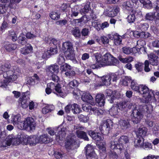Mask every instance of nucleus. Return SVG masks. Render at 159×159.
<instances>
[{"label": "nucleus", "mask_w": 159, "mask_h": 159, "mask_svg": "<svg viewBox=\"0 0 159 159\" xmlns=\"http://www.w3.org/2000/svg\"><path fill=\"white\" fill-rule=\"evenodd\" d=\"M133 104L128 101L124 100L120 102L117 104L118 109L122 111H126L127 108H132V113L130 116L132 121L134 124H137L140 122L143 118L144 113H150L152 111V107L149 104H142L139 105L138 109L136 107L133 106V109L132 107Z\"/></svg>", "instance_id": "1"}, {"label": "nucleus", "mask_w": 159, "mask_h": 159, "mask_svg": "<svg viewBox=\"0 0 159 159\" xmlns=\"http://www.w3.org/2000/svg\"><path fill=\"white\" fill-rule=\"evenodd\" d=\"M92 56L95 58L96 62L95 64L91 65L90 66L93 69L104 66H116L119 63V60L109 53H106L102 57L98 53L94 54Z\"/></svg>", "instance_id": "2"}, {"label": "nucleus", "mask_w": 159, "mask_h": 159, "mask_svg": "<svg viewBox=\"0 0 159 159\" xmlns=\"http://www.w3.org/2000/svg\"><path fill=\"white\" fill-rule=\"evenodd\" d=\"M3 75L5 80L0 83V87L2 88H6L9 82H13L16 80L17 78V75L14 74V72L12 70L4 71Z\"/></svg>", "instance_id": "3"}, {"label": "nucleus", "mask_w": 159, "mask_h": 159, "mask_svg": "<svg viewBox=\"0 0 159 159\" xmlns=\"http://www.w3.org/2000/svg\"><path fill=\"white\" fill-rule=\"evenodd\" d=\"M63 50L66 58L74 61L75 60V54L73 49L72 43L70 42H65L62 45Z\"/></svg>", "instance_id": "4"}, {"label": "nucleus", "mask_w": 159, "mask_h": 159, "mask_svg": "<svg viewBox=\"0 0 159 159\" xmlns=\"http://www.w3.org/2000/svg\"><path fill=\"white\" fill-rule=\"evenodd\" d=\"M65 147L68 152L74 153L75 152V149L79 147V145L75 138L71 137L67 139L65 143Z\"/></svg>", "instance_id": "5"}, {"label": "nucleus", "mask_w": 159, "mask_h": 159, "mask_svg": "<svg viewBox=\"0 0 159 159\" xmlns=\"http://www.w3.org/2000/svg\"><path fill=\"white\" fill-rule=\"evenodd\" d=\"M36 124L34 118L31 117H28L21 123L20 124L21 129L34 130L35 129Z\"/></svg>", "instance_id": "6"}, {"label": "nucleus", "mask_w": 159, "mask_h": 159, "mask_svg": "<svg viewBox=\"0 0 159 159\" xmlns=\"http://www.w3.org/2000/svg\"><path fill=\"white\" fill-rule=\"evenodd\" d=\"M58 69L59 66L57 65H51L46 69V71L48 74L50 79L54 82H58L59 80V77L53 74L54 72H58Z\"/></svg>", "instance_id": "7"}, {"label": "nucleus", "mask_w": 159, "mask_h": 159, "mask_svg": "<svg viewBox=\"0 0 159 159\" xmlns=\"http://www.w3.org/2000/svg\"><path fill=\"white\" fill-rule=\"evenodd\" d=\"M112 125V121L110 119H108L102 122L99 126V129L102 134L106 135L109 133Z\"/></svg>", "instance_id": "8"}, {"label": "nucleus", "mask_w": 159, "mask_h": 159, "mask_svg": "<svg viewBox=\"0 0 159 159\" xmlns=\"http://www.w3.org/2000/svg\"><path fill=\"white\" fill-rule=\"evenodd\" d=\"M30 94V92L29 91L23 93L22 94L21 98H20L19 99V103L20 104L21 107L23 108H26L29 105Z\"/></svg>", "instance_id": "9"}, {"label": "nucleus", "mask_w": 159, "mask_h": 159, "mask_svg": "<svg viewBox=\"0 0 159 159\" xmlns=\"http://www.w3.org/2000/svg\"><path fill=\"white\" fill-rule=\"evenodd\" d=\"M137 91L140 94L143 95L144 98L143 99V103H148L151 100L152 97L151 94L153 92L152 90H137Z\"/></svg>", "instance_id": "10"}, {"label": "nucleus", "mask_w": 159, "mask_h": 159, "mask_svg": "<svg viewBox=\"0 0 159 159\" xmlns=\"http://www.w3.org/2000/svg\"><path fill=\"white\" fill-rule=\"evenodd\" d=\"M102 83L95 84V88L96 89H100V87L105 85L107 86L110 85L111 83V78L110 75H107L105 76H102L101 78Z\"/></svg>", "instance_id": "11"}, {"label": "nucleus", "mask_w": 159, "mask_h": 159, "mask_svg": "<svg viewBox=\"0 0 159 159\" xmlns=\"http://www.w3.org/2000/svg\"><path fill=\"white\" fill-rule=\"evenodd\" d=\"M108 38L111 40H114V43L116 45H118L121 43L122 37L117 33H112L108 35Z\"/></svg>", "instance_id": "12"}, {"label": "nucleus", "mask_w": 159, "mask_h": 159, "mask_svg": "<svg viewBox=\"0 0 159 159\" xmlns=\"http://www.w3.org/2000/svg\"><path fill=\"white\" fill-rule=\"evenodd\" d=\"M110 147L112 149H118L120 152L124 148L123 145L119 143L118 141V139H116L113 141H111L110 143Z\"/></svg>", "instance_id": "13"}, {"label": "nucleus", "mask_w": 159, "mask_h": 159, "mask_svg": "<svg viewBox=\"0 0 159 159\" xmlns=\"http://www.w3.org/2000/svg\"><path fill=\"white\" fill-rule=\"evenodd\" d=\"M107 96L111 97V100L110 102L111 103H113V100L115 98H119L120 97V93L116 90H107Z\"/></svg>", "instance_id": "14"}, {"label": "nucleus", "mask_w": 159, "mask_h": 159, "mask_svg": "<svg viewBox=\"0 0 159 159\" xmlns=\"http://www.w3.org/2000/svg\"><path fill=\"white\" fill-rule=\"evenodd\" d=\"M5 141L7 146H10L11 144L13 145L18 144L17 138L13 134L9 135L7 136Z\"/></svg>", "instance_id": "15"}, {"label": "nucleus", "mask_w": 159, "mask_h": 159, "mask_svg": "<svg viewBox=\"0 0 159 159\" xmlns=\"http://www.w3.org/2000/svg\"><path fill=\"white\" fill-rule=\"evenodd\" d=\"M133 3L129 1L124 2L122 4V8L125 11H131L133 12L134 10Z\"/></svg>", "instance_id": "16"}, {"label": "nucleus", "mask_w": 159, "mask_h": 159, "mask_svg": "<svg viewBox=\"0 0 159 159\" xmlns=\"http://www.w3.org/2000/svg\"><path fill=\"white\" fill-rule=\"evenodd\" d=\"M95 101L100 107L104 106L105 103V97L103 94L98 93L96 96Z\"/></svg>", "instance_id": "17"}, {"label": "nucleus", "mask_w": 159, "mask_h": 159, "mask_svg": "<svg viewBox=\"0 0 159 159\" xmlns=\"http://www.w3.org/2000/svg\"><path fill=\"white\" fill-rule=\"evenodd\" d=\"M89 134L93 139L97 141H100L102 139V134L95 131H89Z\"/></svg>", "instance_id": "18"}, {"label": "nucleus", "mask_w": 159, "mask_h": 159, "mask_svg": "<svg viewBox=\"0 0 159 159\" xmlns=\"http://www.w3.org/2000/svg\"><path fill=\"white\" fill-rule=\"evenodd\" d=\"M149 60V63L153 66H157L158 65L159 63V60L158 57L155 54H150L148 55Z\"/></svg>", "instance_id": "19"}, {"label": "nucleus", "mask_w": 159, "mask_h": 159, "mask_svg": "<svg viewBox=\"0 0 159 159\" xmlns=\"http://www.w3.org/2000/svg\"><path fill=\"white\" fill-rule=\"evenodd\" d=\"M130 87L132 89H149L148 87L143 85H139L134 80L131 81Z\"/></svg>", "instance_id": "20"}, {"label": "nucleus", "mask_w": 159, "mask_h": 159, "mask_svg": "<svg viewBox=\"0 0 159 159\" xmlns=\"http://www.w3.org/2000/svg\"><path fill=\"white\" fill-rule=\"evenodd\" d=\"M65 129L64 128H61L58 127L57 130H59L58 132L56 134V139L57 140H62L66 136V133Z\"/></svg>", "instance_id": "21"}, {"label": "nucleus", "mask_w": 159, "mask_h": 159, "mask_svg": "<svg viewBox=\"0 0 159 159\" xmlns=\"http://www.w3.org/2000/svg\"><path fill=\"white\" fill-rule=\"evenodd\" d=\"M81 98L83 101L90 104L92 103L93 98L91 95L88 92H85L83 93L81 96Z\"/></svg>", "instance_id": "22"}, {"label": "nucleus", "mask_w": 159, "mask_h": 159, "mask_svg": "<svg viewBox=\"0 0 159 159\" xmlns=\"http://www.w3.org/2000/svg\"><path fill=\"white\" fill-rule=\"evenodd\" d=\"M38 143H48L49 142V139L47 134H43L39 137H37Z\"/></svg>", "instance_id": "23"}, {"label": "nucleus", "mask_w": 159, "mask_h": 159, "mask_svg": "<svg viewBox=\"0 0 159 159\" xmlns=\"http://www.w3.org/2000/svg\"><path fill=\"white\" fill-rule=\"evenodd\" d=\"M137 50L138 52L139 51L141 53L142 52H143V51H145L144 46L146 45V43L144 40H139L137 42Z\"/></svg>", "instance_id": "24"}, {"label": "nucleus", "mask_w": 159, "mask_h": 159, "mask_svg": "<svg viewBox=\"0 0 159 159\" xmlns=\"http://www.w3.org/2000/svg\"><path fill=\"white\" fill-rule=\"evenodd\" d=\"M57 52V46L54 48L51 47L49 50H48L44 52L43 56H45L47 58H49L51 55L56 54Z\"/></svg>", "instance_id": "25"}, {"label": "nucleus", "mask_w": 159, "mask_h": 159, "mask_svg": "<svg viewBox=\"0 0 159 159\" xmlns=\"http://www.w3.org/2000/svg\"><path fill=\"white\" fill-rule=\"evenodd\" d=\"M147 132V128L145 127L142 126L138 129L137 135L138 137L143 138L146 135Z\"/></svg>", "instance_id": "26"}, {"label": "nucleus", "mask_w": 159, "mask_h": 159, "mask_svg": "<svg viewBox=\"0 0 159 159\" xmlns=\"http://www.w3.org/2000/svg\"><path fill=\"white\" fill-rule=\"evenodd\" d=\"M119 124L121 128L123 129H126L130 127V125L128 120H120L119 121Z\"/></svg>", "instance_id": "27"}, {"label": "nucleus", "mask_w": 159, "mask_h": 159, "mask_svg": "<svg viewBox=\"0 0 159 159\" xmlns=\"http://www.w3.org/2000/svg\"><path fill=\"white\" fill-rule=\"evenodd\" d=\"M76 134L78 138L83 139L85 141L89 140V139L85 132L81 130H78L76 131Z\"/></svg>", "instance_id": "28"}, {"label": "nucleus", "mask_w": 159, "mask_h": 159, "mask_svg": "<svg viewBox=\"0 0 159 159\" xmlns=\"http://www.w3.org/2000/svg\"><path fill=\"white\" fill-rule=\"evenodd\" d=\"M31 145H35L38 143L37 137L35 135H31L28 137L27 143Z\"/></svg>", "instance_id": "29"}, {"label": "nucleus", "mask_w": 159, "mask_h": 159, "mask_svg": "<svg viewBox=\"0 0 159 159\" xmlns=\"http://www.w3.org/2000/svg\"><path fill=\"white\" fill-rule=\"evenodd\" d=\"M71 33L77 39L80 38L81 37V31L78 27L73 28L71 30Z\"/></svg>", "instance_id": "30"}, {"label": "nucleus", "mask_w": 159, "mask_h": 159, "mask_svg": "<svg viewBox=\"0 0 159 159\" xmlns=\"http://www.w3.org/2000/svg\"><path fill=\"white\" fill-rule=\"evenodd\" d=\"M18 43L22 45H25L27 43V39L23 33H21L17 38Z\"/></svg>", "instance_id": "31"}, {"label": "nucleus", "mask_w": 159, "mask_h": 159, "mask_svg": "<svg viewBox=\"0 0 159 159\" xmlns=\"http://www.w3.org/2000/svg\"><path fill=\"white\" fill-rule=\"evenodd\" d=\"M61 88V84H57L56 85L53 82H50L47 84V87L45 89H59Z\"/></svg>", "instance_id": "32"}, {"label": "nucleus", "mask_w": 159, "mask_h": 159, "mask_svg": "<svg viewBox=\"0 0 159 159\" xmlns=\"http://www.w3.org/2000/svg\"><path fill=\"white\" fill-rule=\"evenodd\" d=\"M54 106L52 105H48L43 108L42 109V112L43 114H46L54 109Z\"/></svg>", "instance_id": "33"}, {"label": "nucleus", "mask_w": 159, "mask_h": 159, "mask_svg": "<svg viewBox=\"0 0 159 159\" xmlns=\"http://www.w3.org/2000/svg\"><path fill=\"white\" fill-rule=\"evenodd\" d=\"M28 137L25 134H21L20 137L17 138L18 144L20 143H27L28 142Z\"/></svg>", "instance_id": "34"}, {"label": "nucleus", "mask_w": 159, "mask_h": 159, "mask_svg": "<svg viewBox=\"0 0 159 159\" xmlns=\"http://www.w3.org/2000/svg\"><path fill=\"white\" fill-rule=\"evenodd\" d=\"M52 90H45L46 93L48 94H50ZM53 91L52 92L56 94L57 96L61 97H63L66 95V93H64L62 90H52Z\"/></svg>", "instance_id": "35"}, {"label": "nucleus", "mask_w": 159, "mask_h": 159, "mask_svg": "<svg viewBox=\"0 0 159 159\" xmlns=\"http://www.w3.org/2000/svg\"><path fill=\"white\" fill-rule=\"evenodd\" d=\"M33 50V48L30 44H27L26 47L22 48L21 53L22 54L25 55L31 52Z\"/></svg>", "instance_id": "36"}, {"label": "nucleus", "mask_w": 159, "mask_h": 159, "mask_svg": "<svg viewBox=\"0 0 159 159\" xmlns=\"http://www.w3.org/2000/svg\"><path fill=\"white\" fill-rule=\"evenodd\" d=\"M90 3L87 2L84 4V7L81 9L80 12L82 14H85L88 13L91 10Z\"/></svg>", "instance_id": "37"}, {"label": "nucleus", "mask_w": 159, "mask_h": 159, "mask_svg": "<svg viewBox=\"0 0 159 159\" xmlns=\"http://www.w3.org/2000/svg\"><path fill=\"white\" fill-rule=\"evenodd\" d=\"M119 60L121 62L124 63L130 62L133 61V58L131 56L128 57H127L123 58L120 55L118 57Z\"/></svg>", "instance_id": "38"}, {"label": "nucleus", "mask_w": 159, "mask_h": 159, "mask_svg": "<svg viewBox=\"0 0 159 159\" xmlns=\"http://www.w3.org/2000/svg\"><path fill=\"white\" fill-rule=\"evenodd\" d=\"M20 117L19 115H16L14 116H12L11 117V122L14 125L20 124L21 123L20 122Z\"/></svg>", "instance_id": "39"}, {"label": "nucleus", "mask_w": 159, "mask_h": 159, "mask_svg": "<svg viewBox=\"0 0 159 159\" xmlns=\"http://www.w3.org/2000/svg\"><path fill=\"white\" fill-rule=\"evenodd\" d=\"M155 12H150L146 14L144 16L146 20L152 21L155 18Z\"/></svg>", "instance_id": "40"}, {"label": "nucleus", "mask_w": 159, "mask_h": 159, "mask_svg": "<svg viewBox=\"0 0 159 159\" xmlns=\"http://www.w3.org/2000/svg\"><path fill=\"white\" fill-rule=\"evenodd\" d=\"M5 49L8 52L14 50L17 48V45L15 44H6L4 46Z\"/></svg>", "instance_id": "41"}, {"label": "nucleus", "mask_w": 159, "mask_h": 159, "mask_svg": "<svg viewBox=\"0 0 159 159\" xmlns=\"http://www.w3.org/2000/svg\"><path fill=\"white\" fill-rule=\"evenodd\" d=\"M9 38L13 42L16 41L17 40V35L14 31L11 30L8 32Z\"/></svg>", "instance_id": "42"}, {"label": "nucleus", "mask_w": 159, "mask_h": 159, "mask_svg": "<svg viewBox=\"0 0 159 159\" xmlns=\"http://www.w3.org/2000/svg\"><path fill=\"white\" fill-rule=\"evenodd\" d=\"M71 110L74 114H77L80 112L81 109L78 105L74 103L72 105Z\"/></svg>", "instance_id": "43"}, {"label": "nucleus", "mask_w": 159, "mask_h": 159, "mask_svg": "<svg viewBox=\"0 0 159 159\" xmlns=\"http://www.w3.org/2000/svg\"><path fill=\"white\" fill-rule=\"evenodd\" d=\"M135 12L134 13L130 14L128 16L127 19L129 23H133L135 21V15H137L138 13L136 11H133V12Z\"/></svg>", "instance_id": "44"}, {"label": "nucleus", "mask_w": 159, "mask_h": 159, "mask_svg": "<svg viewBox=\"0 0 159 159\" xmlns=\"http://www.w3.org/2000/svg\"><path fill=\"white\" fill-rule=\"evenodd\" d=\"M139 139L134 142V146L135 147H142L144 139L143 138L139 137Z\"/></svg>", "instance_id": "45"}, {"label": "nucleus", "mask_w": 159, "mask_h": 159, "mask_svg": "<svg viewBox=\"0 0 159 159\" xmlns=\"http://www.w3.org/2000/svg\"><path fill=\"white\" fill-rule=\"evenodd\" d=\"M132 2L134 3H136L138 1H139L140 2L142 3L144 5H148L149 6L152 5L151 2L149 0H131Z\"/></svg>", "instance_id": "46"}, {"label": "nucleus", "mask_w": 159, "mask_h": 159, "mask_svg": "<svg viewBox=\"0 0 159 159\" xmlns=\"http://www.w3.org/2000/svg\"><path fill=\"white\" fill-rule=\"evenodd\" d=\"M79 8L78 6H75L71 9V16H76L79 13Z\"/></svg>", "instance_id": "47"}, {"label": "nucleus", "mask_w": 159, "mask_h": 159, "mask_svg": "<svg viewBox=\"0 0 159 159\" xmlns=\"http://www.w3.org/2000/svg\"><path fill=\"white\" fill-rule=\"evenodd\" d=\"M85 152L86 154H89L93 152H95L93 146L89 144H88L85 148Z\"/></svg>", "instance_id": "48"}, {"label": "nucleus", "mask_w": 159, "mask_h": 159, "mask_svg": "<svg viewBox=\"0 0 159 159\" xmlns=\"http://www.w3.org/2000/svg\"><path fill=\"white\" fill-rule=\"evenodd\" d=\"M49 16L52 19L57 20L60 17V14L54 11H52L49 14Z\"/></svg>", "instance_id": "49"}, {"label": "nucleus", "mask_w": 159, "mask_h": 159, "mask_svg": "<svg viewBox=\"0 0 159 159\" xmlns=\"http://www.w3.org/2000/svg\"><path fill=\"white\" fill-rule=\"evenodd\" d=\"M119 10L118 9H113L108 12L107 15L109 17H113L116 16Z\"/></svg>", "instance_id": "50"}, {"label": "nucleus", "mask_w": 159, "mask_h": 159, "mask_svg": "<svg viewBox=\"0 0 159 159\" xmlns=\"http://www.w3.org/2000/svg\"><path fill=\"white\" fill-rule=\"evenodd\" d=\"M135 67L138 72H141L143 70L144 64L139 62L135 65Z\"/></svg>", "instance_id": "51"}, {"label": "nucleus", "mask_w": 159, "mask_h": 159, "mask_svg": "<svg viewBox=\"0 0 159 159\" xmlns=\"http://www.w3.org/2000/svg\"><path fill=\"white\" fill-rule=\"evenodd\" d=\"M60 70L62 71H68L71 69V66L68 64L65 63L61 65L60 67Z\"/></svg>", "instance_id": "52"}, {"label": "nucleus", "mask_w": 159, "mask_h": 159, "mask_svg": "<svg viewBox=\"0 0 159 159\" xmlns=\"http://www.w3.org/2000/svg\"><path fill=\"white\" fill-rule=\"evenodd\" d=\"M122 84L125 86L128 85V83H130L131 81L130 78L126 76H123L122 77Z\"/></svg>", "instance_id": "53"}, {"label": "nucleus", "mask_w": 159, "mask_h": 159, "mask_svg": "<svg viewBox=\"0 0 159 159\" xmlns=\"http://www.w3.org/2000/svg\"><path fill=\"white\" fill-rule=\"evenodd\" d=\"M70 5L69 4H63L61 6V11L63 12H69L70 10Z\"/></svg>", "instance_id": "54"}, {"label": "nucleus", "mask_w": 159, "mask_h": 159, "mask_svg": "<svg viewBox=\"0 0 159 159\" xmlns=\"http://www.w3.org/2000/svg\"><path fill=\"white\" fill-rule=\"evenodd\" d=\"M118 141L119 143L122 144V143H126L129 142V139L127 136H122L120 137L119 139H118Z\"/></svg>", "instance_id": "55"}, {"label": "nucleus", "mask_w": 159, "mask_h": 159, "mask_svg": "<svg viewBox=\"0 0 159 159\" xmlns=\"http://www.w3.org/2000/svg\"><path fill=\"white\" fill-rule=\"evenodd\" d=\"M148 24L147 23H140L139 25V29L143 31L146 30L148 28Z\"/></svg>", "instance_id": "56"}, {"label": "nucleus", "mask_w": 159, "mask_h": 159, "mask_svg": "<svg viewBox=\"0 0 159 159\" xmlns=\"http://www.w3.org/2000/svg\"><path fill=\"white\" fill-rule=\"evenodd\" d=\"M79 84V83L76 80H73L69 82L68 85H69L71 89H75L76 88Z\"/></svg>", "instance_id": "57"}, {"label": "nucleus", "mask_w": 159, "mask_h": 159, "mask_svg": "<svg viewBox=\"0 0 159 159\" xmlns=\"http://www.w3.org/2000/svg\"><path fill=\"white\" fill-rule=\"evenodd\" d=\"M91 111H92L95 115L99 116L102 114V111L101 110H99L98 109L95 107H90Z\"/></svg>", "instance_id": "58"}, {"label": "nucleus", "mask_w": 159, "mask_h": 159, "mask_svg": "<svg viewBox=\"0 0 159 159\" xmlns=\"http://www.w3.org/2000/svg\"><path fill=\"white\" fill-rule=\"evenodd\" d=\"M65 59L63 55H60L58 57L57 62L60 65H62L63 63H65Z\"/></svg>", "instance_id": "59"}, {"label": "nucleus", "mask_w": 159, "mask_h": 159, "mask_svg": "<svg viewBox=\"0 0 159 159\" xmlns=\"http://www.w3.org/2000/svg\"><path fill=\"white\" fill-rule=\"evenodd\" d=\"M123 52L126 54H129L133 52L132 48L128 47H125L122 48Z\"/></svg>", "instance_id": "60"}, {"label": "nucleus", "mask_w": 159, "mask_h": 159, "mask_svg": "<svg viewBox=\"0 0 159 159\" xmlns=\"http://www.w3.org/2000/svg\"><path fill=\"white\" fill-rule=\"evenodd\" d=\"M144 70L146 72H148L151 70V69L149 67V62L148 61L146 60L144 64Z\"/></svg>", "instance_id": "61"}, {"label": "nucleus", "mask_w": 159, "mask_h": 159, "mask_svg": "<svg viewBox=\"0 0 159 159\" xmlns=\"http://www.w3.org/2000/svg\"><path fill=\"white\" fill-rule=\"evenodd\" d=\"M55 157L57 159H61L63 157V153L61 151H55L54 153Z\"/></svg>", "instance_id": "62"}, {"label": "nucleus", "mask_w": 159, "mask_h": 159, "mask_svg": "<svg viewBox=\"0 0 159 159\" xmlns=\"http://www.w3.org/2000/svg\"><path fill=\"white\" fill-rule=\"evenodd\" d=\"M87 159H98V157L95 152L86 154Z\"/></svg>", "instance_id": "63"}, {"label": "nucleus", "mask_w": 159, "mask_h": 159, "mask_svg": "<svg viewBox=\"0 0 159 159\" xmlns=\"http://www.w3.org/2000/svg\"><path fill=\"white\" fill-rule=\"evenodd\" d=\"M152 130L153 133L155 134H157L159 133V126L156 124L152 127Z\"/></svg>", "instance_id": "64"}]
</instances>
